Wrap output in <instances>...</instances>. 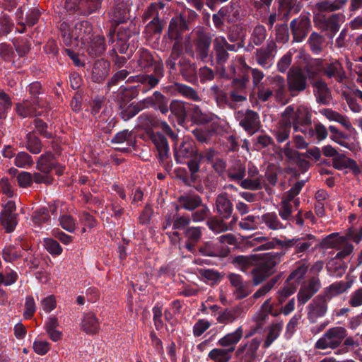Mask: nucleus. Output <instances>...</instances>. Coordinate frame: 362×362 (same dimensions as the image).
<instances>
[{
  "mask_svg": "<svg viewBox=\"0 0 362 362\" xmlns=\"http://www.w3.org/2000/svg\"><path fill=\"white\" fill-rule=\"evenodd\" d=\"M281 252H269L263 255H238L233 259V264L244 272L251 269L252 282L259 286L270 278L276 272V266L281 262Z\"/></svg>",
  "mask_w": 362,
  "mask_h": 362,
  "instance_id": "obj_1",
  "label": "nucleus"
},
{
  "mask_svg": "<svg viewBox=\"0 0 362 362\" xmlns=\"http://www.w3.org/2000/svg\"><path fill=\"white\" fill-rule=\"evenodd\" d=\"M59 31L63 42L67 47L71 46L75 42L86 45L93 38V25L88 21L76 23L72 29L67 23L62 22L59 25Z\"/></svg>",
  "mask_w": 362,
  "mask_h": 362,
  "instance_id": "obj_2",
  "label": "nucleus"
},
{
  "mask_svg": "<svg viewBox=\"0 0 362 362\" xmlns=\"http://www.w3.org/2000/svg\"><path fill=\"white\" fill-rule=\"evenodd\" d=\"M352 237L349 235L347 230L344 235L339 236L338 233H333L326 236L322 240V247L334 248L338 252L334 258L343 259L349 257L354 251V245L349 243Z\"/></svg>",
  "mask_w": 362,
  "mask_h": 362,
  "instance_id": "obj_3",
  "label": "nucleus"
},
{
  "mask_svg": "<svg viewBox=\"0 0 362 362\" xmlns=\"http://www.w3.org/2000/svg\"><path fill=\"white\" fill-rule=\"evenodd\" d=\"M346 335V330L342 327L330 328L316 341L315 348L321 350L334 349L341 344Z\"/></svg>",
  "mask_w": 362,
  "mask_h": 362,
  "instance_id": "obj_4",
  "label": "nucleus"
},
{
  "mask_svg": "<svg viewBox=\"0 0 362 362\" xmlns=\"http://www.w3.org/2000/svg\"><path fill=\"white\" fill-rule=\"evenodd\" d=\"M168 98L160 92H154L152 96L143 100L136 105L129 106L128 114L130 117H134L142 109L148 107L158 108L162 113L165 114L168 111Z\"/></svg>",
  "mask_w": 362,
  "mask_h": 362,
  "instance_id": "obj_5",
  "label": "nucleus"
},
{
  "mask_svg": "<svg viewBox=\"0 0 362 362\" xmlns=\"http://www.w3.org/2000/svg\"><path fill=\"white\" fill-rule=\"evenodd\" d=\"M316 240L315 235L312 234L302 235L300 237H295L291 239L276 240L278 245L285 249L294 248L295 254H303L307 252Z\"/></svg>",
  "mask_w": 362,
  "mask_h": 362,
  "instance_id": "obj_6",
  "label": "nucleus"
},
{
  "mask_svg": "<svg viewBox=\"0 0 362 362\" xmlns=\"http://www.w3.org/2000/svg\"><path fill=\"white\" fill-rule=\"evenodd\" d=\"M329 300L330 297L327 294L320 293L313 298L308 306V319L310 322L315 323L326 315Z\"/></svg>",
  "mask_w": 362,
  "mask_h": 362,
  "instance_id": "obj_7",
  "label": "nucleus"
},
{
  "mask_svg": "<svg viewBox=\"0 0 362 362\" xmlns=\"http://www.w3.org/2000/svg\"><path fill=\"white\" fill-rule=\"evenodd\" d=\"M138 66L141 70L148 71L153 67L154 74L158 76H162L163 73V64L161 61L156 62L152 52L146 48L141 47L137 52Z\"/></svg>",
  "mask_w": 362,
  "mask_h": 362,
  "instance_id": "obj_8",
  "label": "nucleus"
},
{
  "mask_svg": "<svg viewBox=\"0 0 362 362\" xmlns=\"http://www.w3.org/2000/svg\"><path fill=\"white\" fill-rule=\"evenodd\" d=\"M236 117L239 120V124L250 135H253L261 127V122L257 112L252 110H247L245 112L239 111Z\"/></svg>",
  "mask_w": 362,
  "mask_h": 362,
  "instance_id": "obj_9",
  "label": "nucleus"
},
{
  "mask_svg": "<svg viewBox=\"0 0 362 362\" xmlns=\"http://www.w3.org/2000/svg\"><path fill=\"white\" fill-rule=\"evenodd\" d=\"M260 344L259 339L254 338L245 344H240L235 351V357L240 358L241 362H253L257 357Z\"/></svg>",
  "mask_w": 362,
  "mask_h": 362,
  "instance_id": "obj_10",
  "label": "nucleus"
},
{
  "mask_svg": "<svg viewBox=\"0 0 362 362\" xmlns=\"http://www.w3.org/2000/svg\"><path fill=\"white\" fill-rule=\"evenodd\" d=\"M311 28V22L308 16L300 15L299 18L292 20L290 23V28L294 42L303 41Z\"/></svg>",
  "mask_w": 362,
  "mask_h": 362,
  "instance_id": "obj_11",
  "label": "nucleus"
},
{
  "mask_svg": "<svg viewBox=\"0 0 362 362\" xmlns=\"http://www.w3.org/2000/svg\"><path fill=\"white\" fill-rule=\"evenodd\" d=\"M175 158L179 163H185V160L194 158L198 154L195 142L185 137L180 145L175 148Z\"/></svg>",
  "mask_w": 362,
  "mask_h": 362,
  "instance_id": "obj_12",
  "label": "nucleus"
},
{
  "mask_svg": "<svg viewBox=\"0 0 362 362\" xmlns=\"http://www.w3.org/2000/svg\"><path fill=\"white\" fill-rule=\"evenodd\" d=\"M341 15L334 13L328 17L322 16L318 17L317 26L322 31L326 32L329 38L332 39L339 30Z\"/></svg>",
  "mask_w": 362,
  "mask_h": 362,
  "instance_id": "obj_13",
  "label": "nucleus"
},
{
  "mask_svg": "<svg viewBox=\"0 0 362 362\" xmlns=\"http://www.w3.org/2000/svg\"><path fill=\"white\" fill-rule=\"evenodd\" d=\"M214 211L223 219H229L233 212V204L227 192L216 195L214 200Z\"/></svg>",
  "mask_w": 362,
  "mask_h": 362,
  "instance_id": "obj_14",
  "label": "nucleus"
},
{
  "mask_svg": "<svg viewBox=\"0 0 362 362\" xmlns=\"http://www.w3.org/2000/svg\"><path fill=\"white\" fill-rule=\"evenodd\" d=\"M129 11L130 9L124 0H114L113 6L108 11L107 16L115 25H119L129 19Z\"/></svg>",
  "mask_w": 362,
  "mask_h": 362,
  "instance_id": "obj_15",
  "label": "nucleus"
},
{
  "mask_svg": "<svg viewBox=\"0 0 362 362\" xmlns=\"http://www.w3.org/2000/svg\"><path fill=\"white\" fill-rule=\"evenodd\" d=\"M170 109L172 113L177 117L180 124H182L185 122L190 111H194L195 115H198L200 113V110L197 106L180 100L173 101L170 103Z\"/></svg>",
  "mask_w": 362,
  "mask_h": 362,
  "instance_id": "obj_16",
  "label": "nucleus"
},
{
  "mask_svg": "<svg viewBox=\"0 0 362 362\" xmlns=\"http://www.w3.org/2000/svg\"><path fill=\"white\" fill-rule=\"evenodd\" d=\"M155 146L160 163L164 164L169 158V144L166 137L160 132H153L146 137Z\"/></svg>",
  "mask_w": 362,
  "mask_h": 362,
  "instance_id": "obj_17",
  "label": "nucleus"
},
{
  "mask_svg": "<svg viewBox=\"0 0 362 362\" xmlns=\"http://www.w3.org/2000/svg\"><path fill=\"white\" fill-rule=\"evenodd\" d=\"M289 90H304L307 86V76L300 67H291L287 74Z\"/></svg>",
  "mask_w": 362,
  "mask_h": 362,
  "instance_id": "obj_18",
  "label": "nucleus"
},
{
  "mask_svg": "<svg viewBox=\"0 0 362 362\" xmlns=\"http://www.w3.org/2000/svg\"><path fill=\"white\" fill-rule=\"evenodd\" d=\"M321 284L317 277H313L307 284L302 285L297 294L298 302L300 305L305 304L320 289Z\"/></svg>",
  "mask_w": 362,
  "mask_h": 362,
  "instance_id": "obj_19",
  "label": "nucleus"
},
{
  "mask_svg": "<svg viewBox=\"0 0 362 362\" xmlns=\"http://www.w3.org/2000/svg\"><path fill=\"white\" fill-rule=\"evenodd\" d=\"M277 46L274 40L267 41L265 47L256 49L255 59L257 63L262 67H266L274 57Z\"/></svg>",
  "mask_w": 362,
  "mask_h": 362,
  "instance_id": "obj_20",
  "label": "nucleus"
},
{
  "mask_svg": "<svg viewBox=\"0 0 362 362\" xmlns=\"http://www.w3.org/2000/svg\"><path fill=\"white\" fill-rule=\"evenodd\" d=\"M211 41V37L206 33H199L194 40L197 57L203 62H206L209 57Z\"/></svg>",
  "mask_w": 362,
  "mask_h": 362,
  "instance_id": "obj_21",
  "label": "nucleus"
},
{
  "mask_svg": "<svg viewBox=\"0 0 362 362\" xmlns=\"http://www.w3.org/2000/svg\"><path fill=\"white\" fill-rule=\"evenodd\" d=\"M240 186L248 190H259L262 188V177L255 166H251L247 170V177L240 183Z\"/></svg>",
  "mask_w": 362,
  "mask_h": 362,
  "instance_id": "obj_22",
  "label": "nucleus"
},
{
  "mask_svg": "<svg viewBox=\"0 0 362 362\" xmlns=\"http://www.w3.org/2000/svg\"><path fill=\"white\" fill-rule=\"evenodd\" d=\"M215 98L220 107L228 105L234 107L236 103L246 100V96L238 92H215Z\"/></svg>",
  "mask_w": 362,
  "mask_h": 362,
  "instance_id": "obj_23",
  "label": "nucleus"
},
{
  "mask_svg": "<svg viewBox=\"0 0 362 362\" xmlns=\"http://www.w3.org/2000/svg\"><path fill=\"white\" fill-rule=\"evenodd\" d=\"M243 337V329L238 327L233 332L228 333L221 337L217 342L221 347L228 350L231 354L235 350L236 345Z\"/></svg>",
  "mask_w": 362,
  "mask_h": 362,
  "instance_id": "obj_24",
  "label": "nucleus"
},
{
  "mask_svg": "<svg viewBox=\"0 0 362 362\" xmlns=\"http://www.w3.org/2000/svg\"><path fill=\"white\" fill-rule=\"evenodd\" d=\"M59 165L55 161V156L50 151L41 154L36 161V169L44 174H49Z\"/></svg>",
  "mask_w": 362,
  "mask_h": 362,
  "instance_id": "obj_25",
  "label": "nucleus"
},
{
  "mask_svg": "<svg viewBox=\"0 0 362 362\" xmlns=\"http://www.w3.org/2000/svg\"><path fill=\"white\" fill-rule=\"evenodd\" d=\"M185 237L186 238L185 247L186 249L195 254L197 250L195 245L202 237V228L199 226H191L187 227L183 232Z\"/></svg>",
  "mask_w": 362,
  "mask_h": 362,
  "instance_id": "obj_26",
  "label": "nucleus"
},
{
  "mask_svg": "<svg viewBox=\"0 0 362 362\" xmlns=\"http://www.w3.org/2000/svg\"><path fill=\"white\" fill-rule=\"evenodd\" d=\"M322 69L324 75L330 79H334L338 83L342 82L344 79L346 78L343 66L338 61L326 64L322 67Z\"/></svg>",
  "mask_w": 362,
  "mask_h": 362,
  "instance_id": "obj_27",
  "label": "nucleus"
},
{
  "mask_svg": "<svg viewBox=\"0 0 362 362\" xmlns=\"http://www.w3.org/2000/svg\"><path fill=\"white\" fill-rule=\"evenodd\" d=\"M262 222L270 230H279L286 229L291 226L288 221L280 220L275 212H268L261 216Z\"/></svg>",
  "mask_w": 362,
  "mask_h": 362,
  "instance_id": "obj_28",
  "label": "nucleus"
},
{
  "mask_svg": "<svg viewBox=\"0 0 362 362\" xmlns=\"http://www.w3.org/2000/svg\"><path fill=\"white\" fill-rule=\"evenodd\" d=\"M20 146L24 147L33 155L40 154L43 148L41 139L36 136L35 132H29L25 135V141L20 144Z\"/></svg>",
  "mask_w": 362,
  "mask_h": 362,
  "instance_id": "obj_29",
  "label": "nucleus"
},
{
  "mask_svg": "<svg viewBox=\"0 0 362 362\" xmlns=\"http://www.w3.org/2000/svg\"><path fill=\"white\" fill-rule=\"evenodd\" d=\"M333 166L335 169L343 170L349 168L354 175L361 173V169L357 163L352 158H347L345 155L339 153L333 158Z\"/></svg>",
  "mask_w": 362,
  "mask_h": 362,
  "instance_id": "obj_30",
  "label": "nucleus"
},
{
  "mask_svg": "<svg viewBox=\"0 0 362 362\" xmlns=\"http://www.w3.org/2000/svg\"><path fill=\"white\" fill-rule=\"evenodd\" d=\"M105 37L102 35H96L88 42L87 52L92 58L101 57L106 49Z\"/></svg>",
  "mask_w": 362,
  "mask_h": 362,
  "instance_id": "obj_31",
  "label": "nucleus"
},
{
  "mask_svg": "<svg viewBox=\"0 0 362 362\" xmlns=\"http://www.w3.org/2000/svg\"><path fill=\"white\" fill-rule=\"evenodd\" d=\"M110 71V63L104 59L95 62L92 70V78L94 82L100 83L105 80Z\"/></svg>",
  "mask_w": 362,
  "mask_h": 362,
  "instance_id": "obj_32",
  "label": "nucleus"
},
{
  "mask_svg": "<svg viewBox=\"0 0 362 362\" xmlns=\"http://www.w3.org/2000/svg\"><path fill=\"white\" fill-rule=\"evenodd\" d=\"M228 178L234 182H239L244 180L246 175V167L240 160H235L227 170Z\"/></svg>",
  "mask_w": 362,
  "mask_h": 362,
  "instance_id": "obj_33",
  "label": "nucleus"
},
{
  "mask_svg": "<svg viewBox=\"0 0 362 362\" xmlns=\"http://www.w3.org/2000/svg\"><path fill=\"white\" fill-rule=\"evenodd\" d=\"M177 202L181 209L192 211L202 206V199L198 194H187L180 196Z\"/></svg>",
  "mask_w": 362,
  "mask_h": 362,
  "instance_id": "obj_34",
  "label": "nucleus"
},
{
  "mask_svg": "<svg viewBox=\"0 0 362 362\" xmlns=\"http://www.w3.org/2000/svg\"><path fill=\"white\" fill-rule=\"evenodd\" d=\"M159 124L160 120L152 115L142 114L138 117V127L145 131V137L153 133V129L158 127Z\"/></svg>",
  "mask_w": 362,
  "mask_h": 362,
  "instance_id": "obj_35",
  "label": "nucleus"
},
{
  "mask_svg": "<svg viewBox=\"0 0 362 362\" xmlns=\"http://www.w3.org/2000/svg\"><path fill=\"white\" fill-rule=\"evenodd\" d=\"M81 325L82 330L90 335L98 333L100 329L99 320L93 313H88L84 315Z\"/></svg>",
  "mask_w": 362,
  "mask_h": 362,
  "instance_id": "obj_36",
  "label": "nucleus"
},
{
  "mask_svg": "<svg viewBox=\"0 0 362 362\" xmlns=\"http://www.w3.org/2000/svg\"><path fill=\"white\" fill-rule=\"evenodd\" d=\"M278 3L279 13H281L284 18H287L291 13H298L301 8L298 0H279Z\"/></svg>",
  "mask_w": 362,
  "mask_h": 362,
  "instance_id": "obj_37",
  "label": "nucleus"
},
{
  "mask_svg": "<svg viewBox=\"0 0 362 362\" xmlns=\"http://www.w3.org/2000/svg\"><path fill=\"white\" fill-rule=\"evenodd\" d=\"M311 124V113L310 110L303 106H300L296 110V122L294 123V131L298 132L300 128L304 126H309Z\"/></svg>",
  "mask_w": 362,
  "mask_h": 362,
  "instance_id": "obj_38",
  "label": "nucleus"
},
{
  "mask_svg": "<svg viewBox=\"0 0 362 362\" xmlns=\"http://www.w3.org/2000/svg\"><path fill=\"white\" fill-rule=\"evenodd\" d=\"M349 0L322 1L316 4V8L320 12H334L342 9Z\"/></svg>",
  "mask_w": 362,
  "mask_h": 362,
  "instance_id": "obj_39",
  "label": "nucleus"
},
{
  "mask_svg": "<svg viewBox=\"0 0 362 362\" xmlns=\"http://www.w3.org/2000/svg\"><path fill=\"white\" fill-rule=\"evenodd\" d=\"M182 54V43L180 41H176L174 42L170 54L168 59L165 61L166 66L170 71H175L177 69V59L180 60Z\"/></svg>",
  "mask_w": 362,
  "mask_h": 362,
  "instance_id": "obj_40",
  "label": "nucleus"
},
{
  "mask_svg": "<svg viewBox=\"0 0 362 362\" xmlns=\"http://www.w3.org/2000/svg\"><path fill=\"white\" fill-rule=\"evenodd\" d=\"M111 141L112 144H122L126 143L127 147L121 148L123 151H129V147L134 146L135 144L132 132L127 129L116 134ZM119 148L120 149V148Z\"/></svg>",
  "mask_w": 362,
  "mask_h": 362,
  "instance_id": "obj_41",
  "label": "nucleus"
},
{
  "mask_svg": "<svg viewBox=\"0 0 362 362\" xmlns=\"http://www.w3.org/2000/svg\"><path fill=\"white\" fill-rule=\"evenodd\" d=\"M103 0H80V16H88L101 8Z\"/></svg>",
  "mask_w": 362,
  "mask_h": 362,
  "instance_id": "obj_42",
  "label": "nucleus"
},
{
  "mask_svg": "<svg viewBox=\"0 0 362 362\" xmlns=\"http://www.w3.org/2000/svg\"><path fill=\"white\" fill-rule=\"evenodd\" d=\"M351 281H337L326 288L321 294H327L330 297L331 300L334 296L341 294L348 290L351 286Z\"/></svg>",
  "mask_w": 362,
  "mask_h": 362,
  "instance_id": "obj_43",
  "label": "nucleus"
},
{
  "mask_svg": "<svg viewBox=\"0 0 362 362\" xmlns=\"http://www.w3.org/2000/svg\"><path fill=\"white\" fill-rule=\"evenodd\" d=\"M282 277V274H279L271 278L267 282L262 285L253 294L254 299H258L267 294L276 286Z\"/></svg>",
  "mask_w": 362,
  "mask_h": 362,
  "instance_id": "obj_44",
  "label": "nucleus"
},
{
  "mask_svg": "<svg viewBox=\"0 0 362 362\" xmlns=\"http://www.w3.org/2000/svg\"><path fill=\"white\" fill-rule=\"evenodd\" d=\"M298 286L296 282L285 281L284 286L277 291V300L279 304H283L287 298L293 295Z\"/></svg>",
  "mask_w": 362,
  "mask_h": 362,
  "instance_id": "obj_45",
  "label": "nucleus"
},
{
  "mask_svg": "<svg viewBox=\"0 0 362 362\" xmlns=\"http://www.w3.org/2000/svg\"><path fill=\"white\" fill-rule=\"evenodd\" d=\"M226 220L216 215L209 218L206 221V225L211 230L216 233H223L229 228L228 225L225 222Z\"/></svg>",
  "mask_w": 362,
  "mask_h": 362,
  "instance_id": "obj_46",
  "label": "nucleus"
},
{
  "mask_svg": "<svg viewBox=\"0 0 362 362\" xmlns=\"http://www.w3.org/2000/svg\"><path fill=\"white\" fill-rule=\"evenodd\" d=\"M283 328L282 322L272 324L268 328V332L263 344V347L267 349L279 337Z\"/></svg>",
  "mask_w": 362,
  "mask_h": 362,
  "instance_id": "obj_47",
  "label": "nucleus"
},
{
  "mask_svg": "<svg viewBox=\"0 0 362 362\" xmlns=\"http://www.w3.org/2000/svg\"><path fill=\"white\" fill-rule=\"evenodd\" d=\"M0 221L7 233L14 230L17 225V214L15 213H1Z\"/></svg>",
  "mask_w": 362,
  "mask_h": 362,
  "instance_id": "obj_48",
  "label": "nucleus"
},
{
  "mask_svg": "<svg viewBox=\"0 0 362 362\" xmlns=\"http://www.w3.org/2000/svg\"><path fill=\"white\" fill-rule=\"evenodd\" d=\"M58 325V320L55 317H49L45 325L46 332L54 341L60 340L62 336V332L57 329Z\"/></svg>",
  "mask_w": 362,
  "mask_h": 362,
  "instance_id": "obj_49",
  "label": "nucleus"
},
{
  "mask_svg": "<svg viewBox=\"0 0 362 362\" xmlns=\"http://www.w3.org/2000/svg\"><path fill=\"white\" fill-rule=\"evenodd\" d=\"M208 357L211 361L228 362L231 358V353L226 349L215 348L209 351Z\"/></svg>",
  "mask_w": 362,
  "mask_h": 362,
  "instance_id": "obj_50",
  "label": "nucleus"
},
{
  "mask_svg": "<svg viewBox=\"0 0 362 362\" xmlns=\"http://www.w3.org/2000/svg\"><path fill=\"white\" fill-rule=\"evenodd\" d=\"M178 66L180 67V74L185 77L192 76L196 73L195 64L184 57L180 59Z\"/></svg>",
  "mask_w": 362,
  "mask_h": 362,
  "instance_id": "obj_51",
  "label": "nucleus"
},
{
  "mask_svg": "<svg viewBox=\"0 0 362 362\" xmlns=\"http://www.w3.org/2000/svg\"><path fill=\"white\" fill-rule=\"evenodd\" d=\"M190 223L191 218L188 214L180 215L175 213L173 215V229L175 230H185Z\"/></svg>",
  "mask_w": 362,
  "mask_h": 362,
  "instance_id": "obj_52",
  "label": "nucleus"
},
{
  "mask_svg": "<svg viewBox=\"0 0 362 362\" xmlns=\"http://www.w3.org/2000/svg\"><path fill=\"white\" fill-rule=\"evenodd\" d=\"M324 42V37L316 32L312 33L308 40L311 51L315 53L322 52Z\"/></svg>",
  "mask_w": 362,
  "mask_h": 362,
  "instance_id": "obj_53",
  "label": "nucleus"
},
{
  "mask_svg": "<svg viewBox=\"0 0 362 362\" xmlns=\"http://www.w3.org/2000/svg\"><path fill=\"white\" fill-rule=\"evenodd\" d=\"M15 165L21 168H27L34 164L32 156L25 151L18 153L14 158Z\"/></svg>",
  "mask_w": 362,
  "mask_h": 362,
  "instance_id": "obj_54",
  "label": "nucleus"
},
{
  "mask_svg": "<svg viewBox=\"0 0 362 362\" xmlns=\"http://www.w3.org/2000/svg\"><path fill=\"white\" fill-rule=\"evenodd\" d=\"M325 115L328 119L333 120L340 123L347 130H349L352 128L351 123L346 116H344L332 110H326Z\"/></svg>",
  "mask_w": 362,
  "mask_h": 362,
  "instance_id": "obj_55",
  "label": "nucleus"
},
{
  "mask_svg": "<svg viewBox=\"0 0 362 362\" xmlns=\"http://www.w3.org/2000/svg\"><path fill=\"white\" fill-rule=\"evenodd\" d=\"M293 206L291 201L283 199L281 202V206L279 209V215L284 221H288L292 220L293 216Z\"/></svg>",
  "mask_w": 362,
  "mask_h": 362,
  "instance_id": "obj_56",
  "label": "nucleus"
},
{
  "mask_svg": "<svg viewBox=\"0 0 362 362\" xmlns=\"http://www.w3.org/2000/svg\"><path fill=\"white\" fill-rule=\"evenodd\" d=\"M267 37V30L264 25H257L251 34V40L256 45H261Z\"/></svg>",
  "mask_w": 362,
  "mask_h": 362,
  "instance_id": "obj_57",
  "label": "nucleus"
},
{
  "mask_svg": "<svg viewBox=\"0 0 362 362\" xmlns=\"http://www.w3.org/2000/svg\"><path fill=\"white\" fill-rule=\"evenodd\" d=\"M291 129L290 126L279 122L276 129L274 130V135L277 142L283 143L286 141L290 136Z\"/></svg>",
  "mask_w": 362,
  "mask_h": 362,
  "instance_id": "obj_58",
  "label": "nucleus"
},
{
  "mask_svg": "<svg viewBox=\"0 0 362 362\" xmlns=\"http://www.w3.org/2000/svg\"><path fill=\"white\" fill-rule=\"evenodd\" d=\"M35 126V133H37L41 136L49 139L53 138V134L49 131V127L46 122L41 119H35L33 121Z\"/></svg>",
  "mask_w": 362,
  "mask_h": 362,
  "instance_id": "obj_59",
  "label": "nucleus"
},
{
  "mask_svg": "<svg viewBox=\"0 0 362 362\" xmlns=\"http://www.w3.org/2000/svg\"><path fill=\"white\" fill-rule=\"evenodd\" d=\"M214 47L215 50L216 63L219 65L223 64L229 57L228 52L216 38L214 41Z\"/></svg>",
  "mask_w": 362,
  "mask_h": 362,
  "instance_id": "obj_60",
  "label": "nucleus"
},
{
  "mask_svg": "<svg viewBox=\"0 0 362 362\" xmlns=\"http://www.w3.org/2000/svg\"><path fill=\"white\" fill-rule=\"evenodd\" d=\"M296 110H294L293 106H288L281 114V119L279 122L290 126L294 129V123L296 122Z\"/></svg>",
  "mask_w": 362,
  "mask_h": 362,
  "instance_id": "obj_61",
  "label": "nucleus"
},
{
  "mask_svg": "<svg viewBox=\"0 0 362 362\" xmlns=\"http://www.w3.org/2000/svg\"><path fill=\"white\" fill-rule=\"evenodd\" d=\"M276 40L279 43H286L289 40L290 35L286 23L277 24L275 26Z\"/></svg>",
  "mask_w": 362,
  "mask_h": 362,
  "instance_id": "obj_62",
  "label": "nucleus"
},
{
  "mask_svg": "<svg viewBox=\"0 0 362 362\" xmlns=\"http://www.w3.org/2000/svg\"><path fill=\"white\" fill-rule=\"evenodd\" d=\"M308 271V266L305 264L296 267L288 276L286 281L288 282H296L299 284L300 281L303 279Z\"/></svg>",
  "mask_w": 362,
  "mask_h": 362,
  "instance_id": "obj_63",
  "label": "nucleus"
},
{
  "mask_svg": "<svg viewBox=\"0 0 362 362\" xmlns=\"http://www.w3.org/2000/svg\"><path fill=\"white\" fill-rule=\"evenodd\" d=\"M163 25L162 21L158 16H154L153 18L146 25V31L150 34H160L163 30Z\"/></svg>",
  "mask_w": 362,
  "mask_h": 362,
  "instance_id": "obj_64",
  "label": "nucleus"
}]
</instances>
